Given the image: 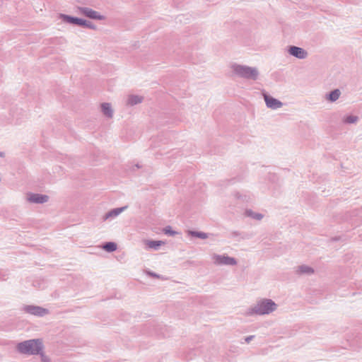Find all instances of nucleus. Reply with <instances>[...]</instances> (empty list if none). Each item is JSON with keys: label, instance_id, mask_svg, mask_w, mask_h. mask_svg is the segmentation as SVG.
<instances>
[{"label": "nucleus", "instance_id": "8", "mask_svg": "<svg viewBox=\"0 0 362 362\" xmlns=\"http://www.w3.org/2000/svg\"><path fill=\"white\" fill-rule=\"evenodd\" d=\"M266 105L272 110H277L283 106V103L280 100L269 96L267 93H262Z\"/></svg>", "mask_w": 362, "mask_h": 362}, {"label": "nucleus", "instance_id": "13", "mask_svg": "<svg viewBox=\"0 0 362 362\" xmlns=\"http://www.w3.org/2000/svg\"><path fill=\"white\" fill-rule=\"evenodd\" d=\"M314 269L311 267H309L305 264L300 265L298 267L296 273L298 274H306V275H311L314 274Z\"/></svg>", "mask_w": 362, "mask_h": 362}, {"label": "nucleus", "instance_id": "14", "mask_svg": "<svg viewBox=\"0 0 362 362\" xmlns=\"http://www.w3.org/2000/svg\"><path fill=\"white\" fill-rule=\"evenodd\" d=\"M341 95V92L339 89H335L327 94L325 96L326 100L330 102H335L337 100Z\"/></svg>", "mask_w": 362, "mask_h": 362}, {"label": "nucleus", "instance_id": "16", "mask_svg": "<svg viewBox=\"0 0 362 362\" xmlns=\"http://www.w3.org/2000/svg\"><path fill=\"white\" fill-rule=\"evenodd\" d=\"M164 244V242L161 240H148L147 245L149 248L158 250L159 247Z\"/></svg>", "mask_w": 362, "mask_h": 362}, {"label": "nucleus", "instance_id": "20", "mask_svg": "<svg viewBox=\"0 0 362 362\" xmlns=\"http://www.w3.org/2000/svg\"><path fill=\"white\" fill-rule=\"evenodd\" d=\"M343 123L355 124L358 121V117L356 115H347L343 117Z\"/></svg>", "mask_w": 362, "mask_h": 362}, {"label": "nucleus", "instance_id": "9", "mask_svg": "<svg viewBox=\"0 0 362 362\" xmlns=\"http://www.w3.org/2000/svg\"><path fill=\"white\" fill-rule=\"evenodd\" d=\"M27 200L30 203L44 204L48 202L49 197L45 194L29 193L28 194Z\"/></svg>", "mask_w": 362, "mask_h": 362}, {"label": "nucleus", "instance_id": "18", "mask_svg": "<svg viewBox=\"0 0 362 362\" xmlns=\"http://www.w3.org/2000/svg\"><path fill=\"white\" fill-rule=\"evenodd\" d=\"M245 214L247 216L258 221H260L263 218V215L262 214L254 212L251 209L246 210Z\"/></svg>", "mask_w": 362, "mask_h": 362}, {"label": "nucleus", "instance_id": "1", "mask_svg": "<svg viewBox=\"0 0 362 362\" xmlns=\"http://www.w3.org/2000/svg\"><path fill=\"white\" fill-rule=\"evenodd\" d=\"M277 309L276 303L272 299L262 298L257 301L252 307L249 308L246 315L252 316L269 315Z\"/></svg>", "mask_w": 362, "mask_h": 362}, {"label": "nucleus", "instance_id": "7", "mask_svg": "<svg viewBox=\"0 0 362 362\" xmlns=\"http://www.w3.org/2000/svg\"><path fill=\"white\" fill-rule=\"evenodd\" d=\"M78 11L81 14L94 20H103L104 16L100 15L98 12L93 10L88 7H78Z\"/></svg>", "mask_w": 362, "mask_h": 362}, {"label": "nucleus", "instance_id": "10", "mask_svg": "<svg viewBox=\"0 0 362 362\" xmlns=\"http://www.w3.org/2000/svg\"><path fill=\"white\" fill-rule=\"evenodd\" d=\"M127 208V206H122V207L115 208V209H113L110 210V211L106 213L103 216V221H107V220H112V219L115 218L122 212H123Z\"/></svg>", "mask_w": 362, "mask_h": 362}, {"label": "nucleus", "instance_id": "5", "mask_svg": "<svg viewBox=\"0 0 362 362\" xmlns=\"http://www.w3.org/2000/svg\"><path fill=\"white\" fill-rule=\"evenodd\" d=\"M22 310L28 314L37 317H43L49 313V310L47 309L33 305H24Z\"/></svg>", "mask_w": 362, "mask_h": 362}, {"label": "nucleus", "instance_id": "17", "mask_svg": "<svg viewBox=\"0 0 362 362\" xmlns=\"http://www.w3.org/2000/svg\"><path fill=\"white\" fill-rule=\"evenodd\" d=\"M78 25L82 26L84 28H90L91 30L96 29V25L94 23H93L92 22H90L89 21L84 20L83 18H80V21H79V23Z\"/></svg>", "mask_w": 362, "mask_h": 362}, {"label": "nucleus", "instance_id": "4", "mask_svg": "<svg viewBox=\"0 0 362 362\" xmlns=\"http://www.w3.org/2000/svg\"><path fill=\"white\" fill-rule=\"evenodd\" d=\"M211 258L214 261V264L218 266H235L238 263L235 258L229 257L226 255L214 254Z\"/></svg>", "mask_w": 362, "mask_h": 362}, {"label": "nucleus", "instance_id": "25", "mask_svg": "<svg viewBox=\"0 0 362 362\" xmlns=\"http://www.w3.org/2000/svg\"><path fill=\"white\" fill-rule=\"evenodd\" d=\"M42 361H43L44 362H50L49 359H47V358H42Z\"/></svg>", "mask_w": 362, "mask_h": 362}, {"label": "nucleus", "instance_id": "27", "mask_svg": "<svg viewBox=\"0 0 362 362\" xmlns=\"http://www.w3.org/2000/svg\"><path fill=\"white\" fill-rule=\"evenodd\" d=\"M233 234L234 235H239V233H238V232H237V231H235V232H233Z\"/></svg>", "mask_w": 362, "mask_h": 362}, {"label": "nucleus", "instance_id": "23", "mask_svg": "<svg viewBox=\"0 0 362 362\" xmlns=\"http://www.w3.org/2000/svg\"><path fill=\"white\" fill-rule=\"evenodd\" d=\"M147 274L150 276H152V277H155V278H158V279H160L162 280H166L167 278L163 276H160L155 272H148Z\"/></svg>", "mask_w": 362, "mask_h": 362}, {"label": "nucleus", "instance_id": "22", "mask_svg": "<svg viewBox=\"0 0 362 362\" xmlns=\"http://www.w3.org/2000/svg\"><path fill=\"white\" fill-rule=\"evenodd\" d=\"M163 232L165 235H170V236H173L175 235V234H177V232L174 231L172 230L171 227L170 226H166L164 229H163Z\"/></svg>", "mask_w": 362, "mask_h": 362}, {"label": "nucleus", "instance_id": "21", "mask_svg": "<svg viewBox=\"0 0 362 362\" xmlns=\"http://www.w3.org/2000/svg\"><path fill=\"white\" fill-rule=\"evenodd\" d=\"M103 247L107 252H112L117 250V244L113 242H107L103 245Z\"/></svg>", "mask_w": 362, "mask_h": 362}, {"label": "nucleus", "instance_id": "11", "mask_svg": "<svg viewBox=\"0 0 362 362\" xmlns=\"http://www.w3.org/2000/svg\"><path fill=\"white\" fill-rule=\"evenodd\" d=\"M101 110L103 114L107 118H112L113 117V110L111 104L109 103H103L101 104Z\"/></svg>", "mask_w": 362, "mask_h": 362}, {"label": "nucleus", "instance_id": "26", "mask_svg": "<svg viewBox=\"0 0 362 362\" xmlns=\"http://www.w3.org/2000/svg\"><path fill=\"white\" fill-rule=\"evenodd\" d=\"M4 153L0 151V157H4Z\"/></svg>", "mask_w": 362, "mask_h": 362}, {"label": "nucleus", "instance_id": "24", "mask_svg": "<svg viewBox=\"0 0 362 362\" xmlns=\"http://www.w3.org/2000/svg\"><path fill=\"white\" fill-rule=\"evenodd\" d=\"M254 337H255L254 335L248 336V337H245V341L246 343H250Z\"/></svg>", "mask_w": 362, "mask_h": 362}, {"label": "nucleus", "instance_id": "19", "mask_svg": "<svg viewBox=\"0 0 362 362\" xmlns=\"http://www.w3.org/2000/svg\"><path fill=\"white\" fill-rule=\"evenodd\" d=\"M188 233L192 237H196L200 239H206L209 237L207 233L201 231L189 230Z\"/></svg>", "mask_w": 362, "mask_h": 362}, {"label": "nucleus", "instance_id": "12", "mask_svg": "<svg viewBox=\"0 0 362 362\" xmlns=\"http://www.w3.org/2000/svg\"><path fill=\"white\" fill-rule=\"evenodd\" d=\"M59 18L65 23H67L69 24H73V25H78L79 21H80L79 18L71 16L66 15V14H60Z\"/></svg>", "mask_w": 362, "mask_h": 362}, {"label": "nucleus", "instance_id": "6", "mask_svg": "<svg viewBox=\"0 0 362 362\" xmlns=\"http://www.w3.org/2000/svg\"><path fill=\"white\" fill-rule=\"evenodd\" d=\"M287 51L290 55L299 59H306L308 56V53L305 49L294 45L288 47Z\"/></svg>", "mask_w": 362, "mask_h": 362}, {"label": "nucleus", "instance_id": "2", "mask_svg": "<svg viewBox=\"0 0 362 362\" xmlns=\"http://www.w3.org/2000/svg\"><path fill=\"white\" fill-rule=\"evenodd\" d=\"M233 75L250 81H257L259 71L257 67L234 63L230 66Z\"/></svg>", "mask_w": 362, "mask_h": 362}, {"label": "nucleus", "instance_id": "3", "mask_svg": "<svg viewBox=\"0 0 362 362\" xmlns=\"http://www.w3.org/2000/svg\"><path fill=\"white\" fill-rule=\"evenodd\" d=\"M43 349L42 343L40 339H30L17 344V351L23 354L37 355L39 354Z\"/></svg>", "mask_w": 362, "mask_h": 362}, {"label": "nucleus", "instance_id": "15", "mask_svg": "<svg viewBox=\"0 0 362 362\" xmlns=\"http://www.w3.org/2000/svg\"><path fill=\"white\" fill-rule=\"evenodd\" d=\"M143 101V98L139 95H129L127 100V104L130 105H135L141 103Z\"/></svg>", "mask_w": 362, "mask_h": 362}]
</instances>
